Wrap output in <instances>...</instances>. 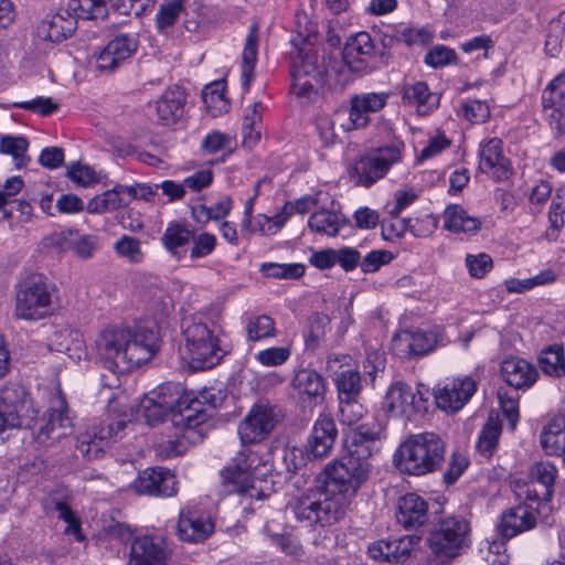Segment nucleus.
<instances>
[{
  "instance_id": "nucleus-54",
  "label": "nucleus",
  "mask_w": 565,
  "mask_h": 565,
  "mask_svg": "<svg viewBox=\"0 0 565 565\" xmlns=\"http://www.w3.org/2000/svg\"><path fill=\"white\" fill-rule=\"evenodd\" d=\"M543 107L565 106V73L558 74L542 94Z\"/></svg>"
},
{
  "instance_id": "nucleus-64",
  "label": "nucleus",
  "mask_w": 565,
  "mask_h": 565,
  "mask_svg": "<svg viewBox=\"0 0 565 565\" xmlns=\"http://www.w3.org/2000/svg\"><path fill=\"white\" fill-rule=\"evenodd\" d=\"M545 118L555 138H565V106L543 107Z\"/></svg>"
},
{
  "instance_id": "nucleus-1",
  "label": "nucleus",
  "mask_w": 565,
  "mask_h": 565,
  "mask_svg": "<svg viewBox=\"0 0 565 565\" xmlns=\"http://www.w3.org/2000/svg\"><path fill=\"white\" fill-rule=\"evenodd\" d=\"M370 472V463L342 457L328 463L317 477L316 486L296 497L289 509L299 522L330 526L344 518Z\"/></svg>"
},
{
  "instance_id": "nucleus-2",
  "label": "nucleus",
  "mask_w": 565,
  "mask_h": 565,
  "mask_svg": "<svg viewBox=\"0 0 565 565\" xmlns=\"http://www.w3.org/2000/svg\"><path fill=\"white\" fill-rule=\"evenodd\" d=\"M160 347L154 328L108 326L95 339L98 356L116 373L131 372L152 360Z\"/></svg>"
},
{
  "instance_id": "nucleus-32",
  "label": "nucleus",
  "mask_w": 565,
  "mask_h": 565,
  "mask_svg": "<svg viewBox=\"0 0 565 565\" xmlns=\"http://www.w3.org/2000/svg\"><path fill=\"white\" fill-rule=\"evenodd\" d=\"M185 93L178 86L166 89L156 102L158 119L162 125L175 124L184 113Z\"/></svg>"
},
{
  "instance_id": "nucleus-33",
  "label": "nucleus",
  "mask_w": 565,
  "mask_h": 565,
  "mask_svg": "<svg viewBox=\"0 0 565 565\" xmlns=\"http://www.w3.org/2000/svg\"><path fill=\"white\" fill-rule=\"evenodd\" d=\"M77 28V21L66 10L65 13L47 15L39 25V34L51 42H62L71 36Z\"/></svg>"
},
{
  "instance_id": "nucleus-48",
  "label": "nucleus",
  "mask_w": 565,
  "mask_h": 565,
  "mask_svg": "<svg viewBox=\"0 0 565 565\" xmlns=\"http://www.w3.org/2000/svg\"><path fill=\"white\" fill-rule=\"evenodd\" d=\"M305 269L300 263H264L259 268L264 276L276 279H298L305 275Z\"/></svg>"
},
{
  "instance_id": "nucleus-44",
  "label": "nucleus",
  "mask_w": 565,
  "mask_h": 565,
  "mask_svg": "<svg viewBox=\"0 0 565 565\" xmlns=\"http://www.w3.org/2000/svg\"><path fill=\"white\" fill-rule=\"evenodd\" d=\"M29 141L23 136H2L0 138V152L13 158L17 168H22L30 161L26 156Z\"/></svg>"
},
{
  "instance_id": "nucleus-47",
  "label": "nucleus",
  "mask_w": 565,
  "mask_h": 565,
  "mask_svg": "<svg viewBox=\"0 0 565 565\" xmlns=\"http://www.w3.org/2000/svg\"><path fill=\"white\" fill-rule=\"evenodd\" d=\"M245 329L247 339L253 342L273 338L276 334L275 321L267 315L250 317Z\"/></svg>"
},
{
  "instance_id": "nucleus-18",
  "label": "nucleus",
  "mask_w": 565,
  "mask_h": 565,
  "mask_svg": "<svg viewBox=\"0 0 565 565\" xmlns=\"http://www.w3.org/2000/svg\"><path fill=\"white\" fill-rule=\"evenodd\" d=\"M172 550L163 534L135 536L130 544L129 565H164Z\"/></svg>"
},
{
  "instance_id": "nucleus-30",
  "label": "nucleus",
  "mask_w": 565,
  "mask_h": 565,
  "mask_svg": "<svg viewBox=\"0 0 565 565\" xmlns=\"http://www.w3.org/2000/svg\"><path fill=\"white\" fill-rule=\"evenodd\" d=\"M291 386L301 401L315 404L323 401L327 390L323 376L311 369L298 371L291 381Z\"/></svg>"
},
{
  "instance_id": "nucleus-63",
  "label": "nucleus",
  "mask_w": 565,
  "mask_h": 565,
  "mask_svg": "<svg viewBox=\"0 0 565 565\" xmlns=\"http://www.w3.org/2000/svg\"><path fill=\"white\" fill-rule=\"evenodd\" d=\"M193 246L191 248L190 257L192 259L202 258L210 255L216 246V237L211 233H201L199 235L192 234Z\"/></svg>"
},
{
  "instance_id": "nucleus-49",
  "label": "nucleus",
  "mask_w": 565,
  "mask_h": 565,
  "mask_svg": "<svg viewBox=\"0 0 565 565\" xmlns=\"http://www.w3.org/2000/svg\"><path fill=\"white\" fill-rule=\"evenodd\" d=\"M497 396L503 416L508 419L511 430H514L519 422V399L516 392L509 391L504 387L498 388Z\"/></svg>"
},
{
  "instance_id": "nucleus-52",
  "label": "nucleus",
  "mask_w": 565,
  "mask_h": 565,
  "mask_svg": "<svg viewBox=\"0 0 565 565\" xmlns=\"http://www.w3.org/2000/svg\"><path fill=\"white\" fill-rule=\"evenodd\" d=\"M184 0H171L162 3L156 14V24L159 32H167L179 19L183 11Z\"/></svg>"
},
{
  "instance_id": "nucleus-42",
  "label": "nucleus",
  "mask_w": 565,
  "mask_h": 565,
  "mask_svg": "<svg viewBox=\"0 0 565 565\" xmlns=\"http://www.w3.org/2000/svg\"><path fill=\"white\" fill-rule=\"evenodd\" d=\"M192 237V232L184 225L172 223L170 224L161 238L163 246L178 259H180L184 253L180 250L185 246Z\"/></svg>"
},
{
  "instance_id": "nucleus-9",
  "label": "nucleus",
  "mask_w": 565,
  "mask_h": 565,
  "mask_svg": "<svg viewBox=\"0 0 565 565\" xmlns=\"http://www.w3.org/2000/svg\"><path fill=\"white\" fill-rule=\"evenodd\" d=\"M25 419L30 423V429L34 433L36 441L44 446L60 441L73 433L70 409L61 395L51 401V406L40 423L33 417L25 416Z\"/></svg>"
},
{
  "instance_id": "nucleus-13",
  "label": "nucleus",
  "mask_w": 565,
  "mask_h": 565,
  "mask_svg": "<svg viewBox=\"0 0 565 565\" xmlns=\"http://www.w3.org/2000/svg\"><path fill=\"white\" fill-rule=\"evenodd\" d=\"M469 532L466 520L447 516L430 533L428 543L431 552L439 557L451 558L459 554Z\"/></svg>"
},
{
  "instance_id": "nucleus-24",
  "label": "nucleus",
  "mask_w": 565,
  "mask_h": 565,
  "mask_svg": "<svg viewBox=\"0 0 565 565\" xmlns=\"http://www.w3.org/2000/svg\"><path fill=\"white\" fill-rule=\"evenodd\" d=\"M338 429L330 414L321 413L316 419L308 438L306 450L309 456L321 459L330 455Z\"/></svg>"
},
{
  "instance_id": "nucleus-38",
  "label": "nucleus",
  "mask_w": 565,
  "mask_h": 565,
  "mask_svg": "<svg viewBox=\"0 0 565 565\" xmlns=\"http://www.w3.org/2000/svg\"><path fill=\"white\" fill-rule=\"evenodd\" d=\"M540 443L546 455L559 456L565 451V420L556 418L544 426Z\"/></svg>"
},
{
  "instance_id": "nucleus-8",
  "label": "nucleus",
  "mask_w": 565,
  "mask_h": 565,
  "mask_svg": "<svg viewBox=\"0 0 565 565\" xmlns=\"http://www.w3.org/2000/svg\"><path fill=\"white\" fill-rule=\"evenodd\" d=\"M558 475L556 466L550 461H537L529 470V480H514L513 492L519 501L535 502L539 513H550Z\"/></svg>"
},
{
  "instance_id": "nucleus-51",
  "label": "nucleus",
  "mask_w": 565,
  "mask_h": 565,
  "mask_svg": "<svg viewBox=\"0 0 565 565\" xmlns=\"http://www.w3.org/2000/svg\"><path fill=\"white\" fill-rule=\"evenodd\" d=\"M202 99L207 110L217 116L222 111L227 110V102L224 96V86L221 82L206 85L202 90Z\"/></svg>"
},
{
  "instance_id": "nucleus-12",
  "label": "nucleus",
  "mask_w": 565,
  "mask_h": 565,
  "mask_svg": "<svg viewBox=\"0 0 565 565\" xmlns=\"http://www.w3.org/2000/svg\"><path fill=\"white\" fill-rule=\"evenodd\" d=\"M321 81L322 75L313 57L302 49L297 50L291 62L292 94L303 104L311 103L318 97Z\"/></svg>"
},
{
  "instance_id": "nucleus-11",
  "label": "nucleus",
  "mask_w": 565,
  "mask_h": 565,
  "mask_svg": "<svg viewBox=\"0 0 565 565\" xmlns=\"http://www.w3.org/2000/svg\"><path fill=\"white\" fill-rule=\"evenodd\" d=\"M403 145L383 147L360 158L352 168L358 184L370 186L384 178L390 168L402 161Z\"/></svg>"
},
{
  "instance_id": "nucleus-17",
  "label": "nucleus",
  "mask_w": 565,
  "mask_h": 565,
  "mask_svg": "<svg viewBox=\"0 0 565 565\" xmlns=\"http://www.w3.org/2000/svg\"><path fill=\"white\" fill-rule=\"evenodd\" d=\"M348 354H331L327 360V371L334 383L338 399L360 398L363 384L361 373L352 367Z\"/></svg>"
},
{
  "instance_id": "nucleus-46",
  "label": "nucleus",
  "mask_w": 565,
  "mask_h": 565,
  "mask_svg": "<svg viewBox=\"0 0 565 565\" xmlns=\"http://www.w3.org/2000/svg\"><path fill=\"white\" fill-rule=\"evenodd\" d=\"M77 19H97L106 15L105 0H68L67 9Z\"/></svg>"
},
{
  "instance_id": "nucleus-10",
  "label": "nucleus",
  "mask_w": 565,
  "mask_h": 565,
  "mask_svg": "<svg viewBox=\"0 0 565 565\" xmlns=\"http://www.w3.org/2000/svg\"><path fill=\"white\" fill-rule=\"evenodd\" d=\"M130 416L131 414H128L125 408L118 418L109 419L107 423H102L94 426L90 430L81 434L77 439L76 449L88 460L98 458L111 443L122 438Z\"/></svg>"
},
{
  "instance_id": "nucleus-43",
  "label": "nucleus",
  "mask_w": 565,
  "mask_h": 565,
  "mask_svg": "<svg viewBox=\"0 0 565 565\" xmlns=\"http://www.w3.org/2000/svg\"><path fill=\"white\" fill-rule=\"evenodd\" d=\"M500 435L501 424L498 417L490 416L479 434L477 443L479 452L490 458L497 449Z\"/></svg>"
},
{
  "instance_id": "nucleus-5",
  "label": "nucleus",
  "mask_w": 565,
  "mask_h": 565,
  "mask_svg": "<svg viewBox=\"0 0 565 565\" xmlns=\"http://www.w3.org/2000/svg\"><path fill=\"white\" fill-rule=\"evenodd\" d=\"M446 445L435 433L426 431L409 436L394 456L397 469L412 476H424L438 470L444 462Z\"/></svg>"
},
{
  "instance_id": "nucleus-29",
  "label": "nucleus",
  "mask_w": 565,
  "mask_h": 565,
  "mask_svg": "<svg viewBox=\"0 0 565 565\" xmlns=\"http://www.w3.org/2000/svg\"><path fill=\"white\" fill-rule=\"evenodd\" d=\"M374 54L375 46L367 32L351 35L343 49L344 62L353 71L364 70Z\"/></svg>"
},
{
  "instance_id": "nucleus-7",
  "label": "nucleus",
  "mask_w": 565,
  "mask_h": 565,
  "mask_svg": "<svg viewBox=\"0 0 565 565\" xmlns=\"http://www.w3.org/2000/svg\"><path fill=\"white\" fill-rule=\"evenodd\" d=\"M184 348L193 365L200 369H210L216 365L224 351L220 345V327L209 326L204 318L195 316L182 321Z\"/></svg>"
},
{
  "instance_id": "nucleus-55",
  "label": "nucleus",
  "mask_w": 565,
  "mask_h": 565,
  "mask_svg": "<svg viewBox=\"0 0 565 565\" xmlns=\"http://www.w3.org/2000/svg\"><path fill=\"white\" fill-rule=\"evenodd\" d=\"M365 408L360 398L339 399V420L342 425L358 424L364 416Z\"/></svg>"
},
{
  "instance_id": "nucleus-31",
  "label": "nucleus",
  "mask_w": 565,
  "mask_h": 565,
  "mask_svg": "<svg viewBox=\"0 0 565 565\" xmlns=\"http://www.w3.org/2000/svg\"><path fill=\"white\" fill-rule=\"evenodd\" d=\"M428 504L417 493H406L398 500L396 520L405 529L422 526L427 520Z\"/></svg>"
},
{
  "instance_id": "nucleus-53",
  "label": "nucleus",
  "mask_w": 565,
  "mask_h": 565,
  "mask_svg": "<svg viewBox=\"0 0 565 565\" xmlns=\"http://www.w3.org/2000/svg\"><path fill=\"white\" fill-rule=\"evenodd\" d=\"M264 532L268 537H270L273 544H275L285 554L292 557L302 556V545L297 537L288 534H280L279 532H273L269 523L265 524Z\"/></svg>"
},
{
  "instance_id": "nucleus-28",
  "label": "nucleus",
  "mask_w": 565,
  "mask_h": 565,
  "mask_svg": "<svg viewBox=\"0 0 565 565\" xmlns=\"http://www.w3.org/2000/svg\"><path fill=\"white\" fill-rule=\"evenodd\" d=\"M501 377L516 391L530 388L537 380L536 367L521 358H509L501 363Z\"/></svg>"
},
{
  "instance_id": "nucleus-14",
  "label": "nucleus",
  "mask_w": 565,
  "mask_h": 565,
  "mask_svg": "<svg viewBox=\"0 0 565 565\" xmlns=\"http://www.w3.org/2000/svg\"><path fill=\"white\" fill-rule=\"evenodd\" d=\"M424 394L403 382L393 383L384 397L383 411L395 418L409 419L413 415L424 412L427 407Z\"/></svg>"
},
{
  "instance_id": "nucleus-3",
  "label": "nucleus",
  "mask_w": 565,
  "mask_h": 565,
  "mask_svg": "<svg viewBox=\"0 0 565 565\" xmlns=\"http://www.w3.org/2000/svg\"><path fill=\"white\" fill-rule=\"evenodd\" d=\"M270 471V465L257 451L241 450L233 461L222 471L225 490L234 495V501L242 507L243 512L253 513L255 502L264 500L267 494L257 487L259 480Z\"/></svg>"
},
{
  "instance_id": "nucleus-20",
  "label": "nucleus",
  "mask_w": 565,
  "mask_h": 565,
  "mask_svg": "<svg viewBox=\"0 0 565 565\" xmlns=\"http://www.w3.org/2000/svg\"><path fill=\"white\" fill-rule=\"evenodd\" d=\"M387 93H363L354 95L347 108L348 120L341 122L343 131L361 129L369 125L370 114L380 111L387 103Z\"/></svg>"
},
{
  "instance_id": "nucleus-57",
  "label": "nucleus",
  "mask_w": 565,
  "mask_h": 565,
  "mask_svg": "<svg viewBox=\"0 0 565 565\" xmlns=\"http://www.w3.org/2000/svg\"><path fill=\"white\" fill-rule=\"evenodd\" d=\"M114 249L120 257L126 258L130 263L138 264L143 259L140 241L135 237L121 236L115 243Z\"/></svg>"
},
{
  "instance_id": "nucleus-4",
  "label": "nucleus",
  "mask_w": 565,
  "mask_h": 565,
  "mask_svg": "<svg viewBox=\"0 0 565 565\" xmlns=\"http://www.w3.org/2000/svg\"><path fill=\"white\" fill-rule=\"evenodd\" d=\"M157 403L171 411L173 424L193 429L204 424L209 418V411L218 405V399L211 391H204L199 397L183 394L180 384L164 383L148 394Z\"/></svg>"
},
{
  "instance_id": "nucleus-41",
  "label": "nucleus",
  "mask_w": 565,
  "mask_h": 565,
  "mask_svg": "<svg viewBox=\"0 0 565 565\" xmlns=\"http://www.w3.org/2000/svg\"><path fill=\"white\" fill-rule=\"evenodd\" d=\"M542 372L548 376L561 377L565 375V356L562 345H551L543 350L539 356Z\"/></svg>"
},
{
  "instance_id": "nucleus-22",
  "label": "nucleus",
  "mask_w": 565,
  "mask_h": 565,
  "mask_svg": "<svg viewBox=\"0 0 565 565\" xmlns=\"http://www.w3.org/2000/svg\"><path fill=\"white\" fill-rule=\"evenodd\" d=\"M381 428L376 425L362 424L350 430L344 438L348 454L344 456L358 463H370L369 458L376 450Z\"/></svg>"
},
{
  "instance_id": "nucleus-62",
  "label": "nucleus",
  "mask_w": 565,
  "mask_h": 565,
  "mask_svg": "<svg viewBox=\"0 0 565 565\" xmlns=\"http://www.w3.org/2000/svg\"><path fill=\"white\" fill-rule=\"evenodd\" d=\"M408 231L416 237L429 236L438 226V220L428 213L407 218Z\"/></svg>"
},
{
  "instance_id": "nucleus-21",
  "label": "nucleus",
  "mask_w": 565,
  "mask_h": 565,
  "mask_svg": "<svg viewBox=\"0 0 565 565\" xmlns=\"http://www.w3.org/2000/svg\"><path fill=\"white\" fill-rule=\"evenodd\" d=\"M139 41L134 34H119L96 54V68L110 73L128 61L137 51Z\"/></svg>"
},
{
  "instance_id": "nucleus-27",
  "label": "nucleus",
  "mask_w": 565,
  "mask_h": 565,
  "mask_svg": "<svg viewBox=\"0 0 565 565\" xmlns=\"http://www.w3.org/2000/svg\"><path fill=\"white\" fill-rule=\"evenodd\" d=\"M417 535H405L395 540H380L369 546V554L373 559L399 563L405 561L413 547L418 544Z\"/></svg>"
},
{
  "instance_id": "nucleus-50",
  "label": "nucleus",
  "mask_w": 565,
  "mask_h": 565,
  "mask_svg": "<svg viewBox=\"0 0 565 565\" xmlns=\"http://www.w3.org/2000/svg\"><path fill=\"white\" fill-rule=\"evenodd\" d=\"M23 411H28L24 403L18 409L17 406L8 405L6 402L0 401V433L6 428H31L30 423L25 419V414L22 413Z\"/></svg>"
},
{
  "instance_id": "nucleus-35",
  "label": "nucleus",
  "mask_w": 565,
  "mask_h": 565,
  "mask_svg": "<svg viewBox=\"0 0 565 565\" xmlns=\"http://www.w3.org/2000/svg\"><path fill=\"white\" fill-rule=\"evenodd\" d=\"M128 205L126 185L117 184L113 189L92 198L86 211L89 214H104Z\"/></svg>"
},
{
  "instance_id": "nucleus-56",
  "label": "nucleus",
  "mask_w": 565,
  "mask_h": 565,
  "mask_svg": "<svg viewBox=\"0 0 565 565\" xmlns=\"http://www.w3.org/2000/svg\"><path fill=\"white\" fill-rule=\"evenodd\" d=\"M235 142L231 135L213 130L209 132L202 140V149L209 154L218 152H231L234 149Z\"/></svg>"
},
{
  "instance_id": "nucleus-61",
  "label": "nucleus",
  "mask_w": 565,
  "mask_h": 565,
  "mask_svg": "<svg viewBox=\"0 0 565 565\" xmlns=\"http://www.w3.org/2000/svg\"><path fill=\"white\" fill-rule=\"evenodd\" d=\"M563 25H565V11L561 12L557 19L550 24V32L545 41V52L552 57L556 56L561 51Z\"/></svg>"
},
{
  "instance_id": "nucleus-34",
  "label": "nucleus",
  "mask_w": 565,
  "mask_h": 565,
  "mask_svg": "<svg viewBox=\"0 0 565 565\" xmlns=\"http://www.w3.org/2000/svg\"><path fill=\"white\" fill-rule=\"evenodd\" d=\"M401 94L403 103L415 106L420 114L430 113L439 105V96L431 93L428 85L423 81L405 83Z\"/></svg>"
},
{
  "instance_id": "nucleus-37",
  "label": "nucleus",
  "mask_w": 565,
  "mask_h": 565,
  "mask_svg": "<svg viewBox=\"0 0 565 565\" xmlns=\"http://www.w3.org/2000/svg\"><path fill=\"white\" fill-rule=\"evenodd\" d=\"M479 218L470 216L460 205H450L444 212V226L454 233H475L480 228Z\"/></svg>"
},
{
  "instance_id": "nucleus-23",
  "label": "nucleus",
  "mask_w": 565,
  "mask_h": 565,
  "mask_svg": "<svg viewBox=\"0 0 565 565\" xmlns=\"http://www.w3.org/2000/svg\"><path fill=\"white\" fill-rule=\"evenodd\" d=\"M477 383L470 376L458 377L435 392L437 406L446 413H456L461 409L476 393Z\"/></svg>"
},
{
  "instance_id": "nucleus-39",
  "label": "nucleus",
  "mask_w": 565,
  "mask_h": 565,
  "mask_svg": "<svg viewBox=\"0 0 565 565\" xmlns=\"http://www.w3.org/2000/svg\"><path fill=\"white\" fill-rule=\"evenodd\" d=\"M265 107L262 102H255L246 108L243 124V142L247 147H254L262 137L263 113Z\"/></svg>"
},
{
  "instance_id": "nucleus-19",
  "label": "nucleus",
  "mask_w": 565,
  "mask_h": 565,
  "mask_svg": "<svg viewBox=\"0 0 565 565\" xmlns=\"http://www.w3.org/2000/svg\"><path fill=\"white\" fill-rule=\"evenodd\" d=\"M547 514L548 513H539L535 502L520 501L518 505L502 512L497 524V530L503 539L509 540L534 529L537 523V515Z\"/></svg>"
},
{
  "instance_id": "nucleus-40",
  "label": "nucleus",
  "mask_w": 565,
  "mask_h": 565,
  "mask_svg": "<svg viewBox=\"0 0 565 565\" xmlns=\"http://www.w3.org/2000/svg\"><path fill=\"white\" fill-rule=\"evenodd\" d=\"M344 220L340 214L329 211H318L309 217V228L320 235L335 236L343 226Z\"/></svg>"
},
{
  "instance_id": "nucleus-6",
  "label": "nucleus",
  "mask_w": 565,
  "mask_h": 565,
  "mask_svg": "<svg viewBox=\"0 0 565 565\" xmlns=\"http://www.w3.org/2000/svg\"><path fill=\"white\" fill-rule=\"evenodd\" d=\"M57 307V288L42 274L23 279L15 292L14 317L36 321L51 316Z\"/></svg>"
},
{
  "instance_id": "nucleus-25",
  "label": "nucleus",
  "mask_w": 565,
  "mask_h": 565,
  "mask_svg": "<svg viewBox=\"0 0 565 565\" xmlns=\"http://www.w3.org/2000/svg\"><path fill=\"white\" fill-rule=\"evenodd\" d=\"M479 169L498 181L509 178L510 163L502 153L501 139L489 138L480 143Z\"/></svg>"
},
{
  "instance_id": "nucleus-16",
  "label": "nucleus",
  "mask_w": 565,
  "mask_h": 565,
  "mask_svg": "<svg viewBox=\"0 0 565 565\" xmlns=\"http://www.w3.org/2000/svg\"><path fill=\"white\" fill-rule=\"evenodd\" d=\"M215 530L210 513L196 505H185L180 510L175 535L185 543L199 544L205 542Z\"/></svg>"
},
{
  "instance_id": "nucleus-15",
  "label": "nucleus",
  "mask_w": 565,
  "mask_h": 565,
  "mask_svg": "<svg viewBox=\"0 0 565 565\" xmlns=\"http://www.w3.org/2000/svg\"><path fill=\"white\" fill-rule=\"evenodd\" d=\"M279 420L273 405L265 402L254 404L238 425L243 444H255L266 439Z\"/></svg>"
},
{
  "instance_id": "nucleus-36",
  "label": "nucleus",
  "mask_w": 565,
  "mask_h": 565,
  "mask_svg": "<svg viewBox=\"0 0 565 565\" xmlns=\"http://www.w3.org/2000/svg\"><path fill=\"white\" fill-rule=\"evenodd\" d=\"M258 24L253 23L245 40L242 54V86L248 90L254 79V68L257 62Z\"/></svg>"
},
{
  "instance_id": "nucleus-26",
  "label": "nucleus",
  "mask_w": 565,
  "mask_h": 565,
  "mask_svg": "<svg viewBox=\"0 0 565 565\" xmlns=\"http://www.w3.org/2000/svg\"><path fill=\"white\" fill-rule=\"evenodd\" d=\"M134 488L140 494L172 497L177 493V481L169 470L147 469L134 481Z\"/></svg>"
},
{
  "instance_id": "nucleus-45",
  "label": "nucleus",
  "mask_w": 565,
  "mask_h": 565,
  "mask_svg": "<svg viewBox=\"0 0 565 565\" xmlns=\"http://www.w3.org/2000/svg\"><path fill=\"white\" fill-rule=\"evenodd\" d=\"M347 116V107H340L333 116L322 114L317 117L316 127L318 136L324 147L335 143L338 136L335 134V124L342 122L341 119Z\"/></svg>"
},
{
  "instance_id": "nucleus-60",
  "label": "nucleus",
  "mask_w": 565,
  "mask_h": 565,
  "mask_svg": "<svg viewBox=\"0 0 565 565\" xmlns=\"http://www.w3.org/2000/svg\"><path fill=\"white\" fill-rule=\"evenodd\" d=\"M291 351L285 347H271L255 354V360L266 367L282 365L290 358Z\"/></svg>"
},
{
  "instance_id": "nucleus-58",
  "label": "nucleus",
  "mask_w": 565,
  "mask_h": 565,
  "mask_svg": "<svg viewBox=\"0 0 565 565\" xmlns=\"http://www.w3.org/2000/svg\"><path fill=\"white\" fill-rule=\"evenodd\" d=\"M458 115L471 124H481L490 117V107L486 102L471 99L461 104Z\"/></svg>"
},
{
  "instance_id": "nucleus-59",
  "label": "nucleus",
  "mask_w": 565,
  "mask_h": 565,
  "mask_svg": "<svg viewBox=\"0 0 565 565\" xmlns=\"http://www.w3.org/2000/svg\"><path fill=\"white\" fill-rule=\"evenodd\" d=\"M441 340L438 334L433 331H412V349L413 355L419 356L433 351Z\"/></svg>"
}]
</instances>
